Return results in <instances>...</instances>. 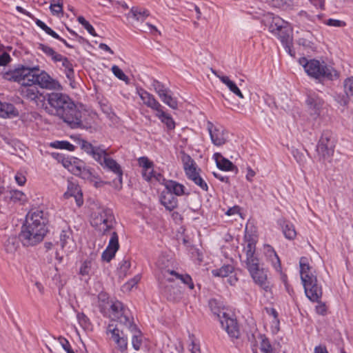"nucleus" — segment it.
Returning <instances> with one entry per match:
<instances>
[{
	"label": "nucleus",
	"mask_w": 353,
	"mask_h": 353,
	"mask_svg": "<svg viewBox=\"0 0 353 353\" xmlns=\"http://www.w3.org/2000/svg\"><path fill=\"white\" fill-rule=\"evenodd\" d=\"M48 213L42 210L32 209L26 215V223L22 226L19 239L10 236L4 243V250L8 254H14L21 241L25 246H32L41 242L48 232Z\"/></svg>",
	"instance_id": "nucleus-1"
},
{
	"label": "nucleus",
	"mask_w": 353,
	"mask_h": 353,
	"mask_svg": "<svg viewBox=\"0 0 353 353\" xmlns=\"http://www.w3.org/2000/svg\"><path fill=\"white\" fill-rule=\"evenodd\" d=\"M47 101L52 108V114L61 119L71 128H88L82 121V112L68 95L51 92L48 94Z\"/></svg>",
	"instance_id": "nucleus-2"
},
{
	"label": "nucleus",
	"mask_w": 353,
	"mask_h": 353,
	"mask_svg": "<svg viewBox=\"0 0 353 353\" xmlns=\"http://www.w3.org/2000/svg\"><path fill=\"white\" fill-rule=\"evenodd\" d=\"M299 265L301 279L306 296L311 301L319 303L316 306V311L319 314L325 315L327 308L325 305L320 301L323 294L322 287L319 283L316 276L313 274L308 259L304 256L301 257Z\"/></svg>",
	"instance_id": "nucleus-3"
},
{
	"label": "nucleus",
	"mask_w": 353,
	"mask_h": 353,
	"mask_svg": "<svg viewBox=\"0 0 353 353\" xmlns=\"http://www.w3.org/2000/svg\"><path fill=\"white\" fill-rule=\"evenodd\" d=\"M81 148L88 155L91 156L103 168L108 169L117 176V179L122 183L123 170L120 165L113 159L109 157L106 150L102 146H94L91 143L81 140Z\"/></svg>",
	"instance_id": "nucleus-4"
},
{
	"label": "nucleus",
	"mask_w": 353,
	"mask_h": 353,
	"mask_svg": "<svg viewBox=\"0 0 353 353\" xmlns=\"http://www.w3.org/2000/svg\"><path fill=\"white\" fill-rule=\"evenodd\" d=\"M100 312L103 316H108L112 321H117L120 326L127 329H134V319L130 316V311L123 304L117 300L101 301L99 305Z\"/></svg>",
	"instance_id": "nucleus-5"
},
{
	"label": "nucleus",
	"mask_w": 353,
	"mask_h": 353,
	"mask_svg": "<svg viewBox=\"0 0 353 353\" xmlns=\"http://www.w3.org/2000/svg\"><path fill=\"white\" fill-rule=\"evenodd\" d=\"M209 307L214 315H216L219 319L221 326L225 330L228 335L234 339H238L240 336V330L236 319L221 307V304L216 299H212L209 301Z\"/></svg>",
	"instance_id": "nucleus-6"
},
{
	"label": "nucleus",
	"mask_w": 353,
	"mask_h": 353,
	"mask_svg": "<svg viewBox=\"0 0 353 353\" xmlns=\"http://www.w3.org/2000/svg\"><path fill=\"white\" fill-rule=\"evenodd\" d=\"M305 63L303 64L304 69L308 75L316 79L333 80L336 77V71L331 66L327 65L324 61L320 62L316 59L307 61L303 58Z\"/></svg>",
	"instance_id": "nucleus-7"
},
{
	"label": "nucleus",
	"mask_w": 353,
	"mask_h": 353,
	"mask_svg": "<svg viewBox=\"0 0 353 353\" xmlns=\"http://www.w3.org/2000/svg\"><path fill=\"white\" fill-rule=\"evenodd\" d=\"M115 219L112 210L106 207H99L92 214L91 225L103 235H105L112 228Z\"/></svg>",
	"instance_id": "nucleus-8"
},
{
	"label": "nucleus",
	"mask_w": 353,
	"mask_h": 353,
	"mask_svg": "<svg viewBox=\"0 0 353 353\" xmlns=\"http://www.w3.org/2000/svg\"><path fill=\"white\" fill-rule=\"evenodd\" d=\"M28 79V85H38L42 88L59 90L61 88L59 83L51 78V77L44 70H41L39 67L31 68V72Z\"/></svg>",
	"instance_id": "nucleus-9"
},
{
	"label": "nucleus",
	"mask_w": 353,
	"mask_h": 353,
	"mask_svg": "<svg viewBox=\"0 0 353 353\" xmlns=\"http://www.w3.org/2000/svg\"><path fill=\"white\" fill-rule=\"evenodd\" d=\"M335 140L332 132L323 131L316 146L318 154L324 159L333 155Z\"/></svg>",
	"instance_id": "nucleus-10"
},
{
	"label": "nucleus",
	"mask_w": 353,
	"mask_h": 353,
	"mask_svg": "<svg viewBox=\"0 0 353 353\" xmlns=\"http://www.w3.org/2000/svg\"><path fill=\"white\" fill-rule=\"evenodd\" d=\"M161 293L168 301L177 302L182 298L181 287L172 279H167L160 283Z\"/></svg>",
	"instance_id": "nucleus-11"
},
{
	"label": "nucleus",
	"mask_w": 353,
	"mask_h": 353,
	"mask_svg": "<svg viewBox=\"0 0 353 353\" xmlns=\"http://www.w3.org/2000/svg\"><path fill=\"white\" fill-rule=\"evenodd\" d=\"M19 92L23 98L32 101L37 107L43 108L46 105V97L39 92L36 86L23 85Z\"/></svg>",
	"instance_id": "nucleus-12"
},
{
	"label": "nucleus",
	"mask_w": 353,
	"mask_h": 353,
	"mask_svg": "<svg viewBox=\"0 0 353 353\" xmlns=\"http://www.w3.org/2000/svg\"><path fill=\"white\" fill-rule=\"evenodd\" d=\"M246 265L254 282L265 291H268L270 288L267 281V274L263 268H260L259 261L246 264Z\"/></svg>",
	"instance_id": "nucleus-13"
},
{
	"label": "nucleus",
	"mask_w": 353,
	"mask_h": 353,
	"mask_svg": "<svg viewBox=\"0 0 353 353\" xmlns=\"http://www.w3.org/2000/svg\"><path fill=\"white\" fill-rule=\"evenodd\" d=\"M305 103L310 115L315 119L319 117L324 105L323 100L319 94L314 91L308 90Z\"/></svg>",
	"instance_id": "nucleus-14"
},
{
	"label": "nucleus",
	"mask_w": 353,
	"mask_h": 353,
	"mask_svg": "<svg viewBox=\"0 0 353 353\" xmlns=\"http://www.w3.org/2000/svg\"><path fill=\"white\" fill-rule=\"evenodd\" d=\"M31 68L21 65L3 74V78L10 81L18 82L21 85L27 84Z\"/></svg>",
	"instance_id": "nucleus-15"
},
{
	"label": "nucleus",
	"mask_w": 353,
	"mask_h": 353,
	"mask_svg": "<svg viewBox=\"0 0 353 353\" xmlns=\"http://www.w3.org/2000/svg\"><path fill=\"white\" fill-rule=\"evenodd\" d=\"M106 334H111V339L117 344L118 348L121 351H125L128 348V339L123 333V330L119 329L117 325L109 324L106 329Z\"/></svg>",
	"instance_id": "nucleus-16"
},
{
	"label": "nucleus",
	"mask_w": 353,
	"mask_h": 353,
	"mask_svg": "<svg viewBox=\"0 0 353 353\" xmlns=\"http://www.w3.org/2000/svg\"><path fill=\"white\" fill-rule=\"evenodd\" d=\"M208 130L214 145L221 146L225 144L228 141V132L223 128L215 127L212 122L208 121Z\"/></svg>",
	"instance_id": "nucleus-17"
},
{
	"label": "nucleus",
	"mask_w": 353,
	"mask_h": 353,
	"mask_svg": "<svg viewBox=\"0 0 353 353\" xmlns=\"http://www.w3.org/2000/svg\"><path fill=\"white\" fill-rule=\"evenodd\" d=\"M119 248V236L116 232L111 233V237L106 249L103 252L101 258L106 262H110L115 256Z\"/></svg>",
	"instance_id": "nucleus-18"
},
{
	"label": "nucleus",
	"mask_w": 353,
	"mask_h": 353,
	"mask_svg": "<svg viewBox=\"0 0 353 353\" xmlns=\"http://www.w3.org/2000/svg\"><path fill=\"white\" fill-rule=\"evenodd\" d=\"M244 239L247 243L244 247V251L246 254V264L257 261L259 259L255 254L256 242L255 238L252 234L245 232Z\"/></svg>",
	"instance_id": "nucleus-19"
},
{
	"label": "nucleus",
	"mask_w": 353,
	"mask_h": 353,
	"mask_svg": "<svg viewBox=\"0 0 353 353\" xmlns=\"http://www.w3.org/2000/svg\"><path fill=\"white\" fill-rule=\"evenodd\" d=\"M139 95L143 101V103L148 108L157 111V113L163 109V106L160 103L148 92L141 89L139 91Z\"/></svg>",
	"instance_id": "nucleus-20"
},
{
	"label": "nucleus",
	"mask_w": 353,
	"mask_h": 353,
	"mask_svg": "<svg viewBox=\"0 0 353 353\" xmlns=\"http://www.w3.org/2000/svg\"><path fill=\"white\" fill-rule=\"evenodd\" d=\"M214 159L216 166L223 171H234L238 172V168L230 160L223 157L221 153L216 152L214 154Z\"/></svg>",
	"instance_id": "nucleus-21"
},
{
	"label": "nucleus",
	"mask_w": 353,
	"mask_h": 353,
	"mask_svg": "<svg viewBox=\"0 0 353 353\" xmlns=\"http://www.w3.org/2000/svg\"><path fill=\"white\" fill-rule=\"evenodd\" d=\"M164 185L166 192H170L174 196H181L183 194L189 195L188 193L185 192V186L175 181L163 179Z\"/></svg>",
	"instance_id": "nucleus-22"
},
{
	"label": "nucleus",
	"mask_w": 353,
	"mask_h": 353,
	"mask_svg": "<svg viewBox=\"0 0 353 353\" xmlns=\"http://www.w3.org/2000/svg\"><path fill=\"white\" fill-rule=\"evenodd\" d=\"M74 244L72 230L69 227L63 229L60 234V245L61 248L66 249L67 252H70V248Z\"/></svg>",
	"instance_id": "nucleus-23"
},
{
	"label": "nucleus",
	"mask_w": 353,
	"mask_h": 353,
	"mask_svg": "<svg viewBox=\"0 0 353 353\" xmlns=\"http://www.w3.org/2000/svg\"><path fill=\"white\" fill-rule=\"evenodd\" d=\"M73 174L79 176L84 180L90 181H92L93 179L95 178L92 169L86 167L83 161L79 163V165L76 166V168L73 169Z\"/></svg>",
	"instance_id": "nucleus-24"
},
{
	"label": "nucleus",
	"mask_w": 353,
	"mask_h": 353,
	"mask_svg": "<svg viewBox=\"0 0 353 353\" xmlns=\"http://www.w3.org/2000/svg\"><path fill=\"white\" fill-rule=\"evenodd\" d=\"M160 202L166 210L172 211L177 207L178 200L174 195L170 192L163 191L160 196Z\"/></svg>",
	"instance_id": "nucleus-25"
},
{
	"label": "nucleus",
	"mask_w": 353,
	"mask_h": 353,
	"mask_svg": "<svg viewBox=\"0 0 353 353\" xmlns=\"http://www.w3.org/2000/svg\"><path fill=\"white\" fill-rule=\"evenodd\" d=\"M212 72L216 77H217L220 79V81L223 83L225 84L228 86V88L231 92H232L239 98L243 99L244 97L242 92H241L240 89L237 87L236 84L234 81H231L229 79L228 77L220 75L216 70H212Z\"/></svg>",
	"instance_id": "nucleus-26"
},
{
	"label": "nucleus",
	"mask_w": 353,
	"mask_h": 353,
	"mask_svg": "<svg viewBox=\"0 0 353 353\" xmlns=\"http://www.w3.org/2000/svg\"><path fill=\"white\" fill-rule=\"evenodd\" d=\"M18 115L19 112L13 104L0 101V117L13 118Z\"/></svg>",
	"instance_id": "nucleus-27"
},
{
	"label": "nucleus",
	"mask_w": 353,
	"mask_h": 353,
	"mask_svg": "<svg viewBox=\"0 0 353 353\" xmlns=\"http://www.w3.org/2000/svg\"><path fill=\"white\" fill-rule=\"evenodd\" d=\"M56 158L59 161H61L63 165L65 168H68L72 174L73 169L76 168V166L79 165V163H81V160L76 157H65L63 154L59 153L57 154Z\"/></svg>",
	"instance_id": "nucleus-28"
},
{
	"label": "nucleus",
	"mask_w": 353,
	"mask_h": 353,
	"mask_svg": "<svg viewBox=\"0 0 353 353\" xmlns=\"http://www.w3.org/2000/svg\"><path fill=\"white\" fill-rule=\"evenodd\" d=\"M278 222L282 228L283 233L285 238L290 240L294 239L296 236L294 225L285 219H279Z\"/></svg>",
	"instance_id": "nucleus-29"
},
{
	"label": "nucleus",
	"mask_w": 353,
	"mask_h": 353,
	"mask_svg": "<svg viewBox=\"0 0 353 353\" xmlns=\"http://www.w3.org/2000/svg\"><path fill=\"white\" fill-rule=\"evenodd\" d=\"M149 15L150 12L148 10L134 6L130 9L127 17L129 18L132 17L138 21H143Z\"/></svg>",
	"instance_id": "nucleus-30"
},
{
	"label": "nucleus",
	"mask_w": 353,
	"mask_h": 353,
	"mask_svg": "<svg viewBox=\"0 0 353 353\" xmlns=\"http://www.w3.org/2000/svg\"><path fill=\"white\" fill-rule=\"evenodd\" d=\"M279 37L282 44L291 56H294V52H292V50L291 49L292 46V37L288 32L283 31L282 28L279 29Z\"/></svg>",
	"instance_id": "nucleus-31"
},
{
	"label": "nucleus",
	"mask_w": 353,
	"mask_h": 353,
	"mask_svg": "<svg viewBox=\"0 0 353 353\" xmlns=\"http://www.w3.org/2000/svg\"><path fill=\"white\" fill-rule=\"evenodd\" d=\"M132 334V345L133 348L138 351L141 349L143 343V337L140 330H139L135 325L134 329H128Z\"/></svg>",
	"instance_id": "nucleus-32"
},
{
	"label": "nucleus",
	"mask_w": 353,
	"mask_h": 353,
	"mask_svg": "<svg viewBox=\"0 0 353 353\" xmlns=\"http://www.w3.org/2000/svg\"><path fill=\"white\" fill-rule=\"evenodd\" d=\"M156 116L163 123L169 130H174L175 128V123L173 119L168 114H166L163 109H161Z\"/></svg>",
	"instance_id": "nucleus-33"
},
{
	"label": "nucleus",
	"mask_w": 353,
	"mask_h": 353,
	"mask_svg": "<svg viewBox=\"0 0 353 353\" xmlns=\"http://www.w3.org/2000/svg\"><path fill=\"white\" fill-rule=\"evenodd\" d=\"M234 267L232 265H224L219 269L213 270L212 274L214 276L227 277L234 272Z\"/></svg>",
	"instance_id": "nucleus-34"
},
{
	"label": "nucleus",
	"mask_w": 353,
	"mask_h": 353,
	"mask_svg": "<svg viewBox=\"0 0 353 353\" xmlns=\"http://www.w3.org/2000/svg\"><path fill=\"white\" fill-rule=\"evenodd\" d=\"M260 350L263 353H274L276 350L272 346L269 339L265 336L260 334Z\"/></svg>",
	"instance_id": "nucleus-35"
},
{
	"label": "nucleus",
	"mask_w": 353,
	"mask_h": 353,
	"mask_svg": "<svg viewBox=\"0 0 353 353\" xmlns=\"http://www.w3.org/2000/svg\"><path fill=\"white\" fill-rule=\"evenodd\" d=\"M37 49L41 50L46 56L51 57L54 62L57 59V57L60 54L56 52L52 48L43 43H38Z\"/></svg>",
	"instance_id": "nucleus-36"
},
{
	"label": "nucleus",
	"mask_w": 353,
	"mask_h": 353,
	"mask_svg": "<svg viewBox=\"0 0 353 353\" xmlns=\"http://www.w3.org/2000/svg\"><path fill=\"white\" fill-rule=\"evenodd\" d=\"M57 59L54 62L60 61L62 63V66L64 67L67 70L66 75L68 78L70 77V75L74 73L72 64L70 63L69 59L62 56L61 54H59L58 57H57Z\"/></svg>",
	"instance_id": "nucleus-37"
},
{
	"label": "nucleus",
	"mask_w": 353,
	"mask_h": 353,
	"mask_svg": "<svg viewBox=\"0 0 353 353\" xmlns=\"http://www.w3.org/2000/svg\"><path fill=\"white\" fill-rule=\"evenodd\" d=\"M168 272L171 275H174L177 279H180L182 283L188 285L189 288L192 290L194 289V283L192 282V279L191 276L188 274H179L174 270H168Z\"/></svg>",
	"instance_id": "nucleus-38"
},
{
	"label": "nucleus",
	"mask_w": 353,
	"mask_h": 353,
	"mask_svg": "<svg viewBox=\"0 0 353 353\" xmlns=\"http://www.w3.org/2000/svg\"><path fill=\"white\" fill-rule=\"evenodd\" d=\"M310 35L311 34L308 32L305 37L299 38L297 41V43L299 46H303L305 49L311 50L313 51L315 49V46L313 41L310 40L308 38Z\"/></svg>",
	"instance_id": "nucleus-39"
},
{
	"label": "nucleus",
	"mask_w": 353,
	"mask_h": 353,
	"mask_svg": "<svg viewBox=\"0 0 353 353\" xmlns=\"http://www.w3.org/2000/svg\"><path fill=\"white\" fill-rule=\"evenodd\" d=\"M130 261L128 259H123L119 263V277H124L126 276L127 272L128 270L130 268Z\"/></svg>",
	"instance_id": "nucleus-40"
},
{
	"label": "nucleus",
	"mask_w": 353,
	"mask_h": 353,
	"mask_svg": "<svg viewBox=\"0 0 353 353\" xmlns=\"http://www.w3.org/2000/svg\"><path fill=\"white\" fill-rule=\"evenodd\" d=\"M268 252H270V256L271 257L272 263L276 270H280L281 269V262L280 259L276 254V252L272 249V248L270 245H268Z\"/></svg>",
	"instance_id": "nucleus-41"
},
{
	"label": "nucleus",
	"mask_w": 353,
	"mask_h": 353,
	"mask_svg": "<svg viewBox=\"0 0 353 353\" xmlns=\"http://www.w3.org/2000/svg\"><path fill=\"white\" fill-rule=\"evenodd\" d=\"M161 100L168 105L170 108L176 110L178 108V102L176 98L172 97L171 93H168L165 97L161 99Z\"/></svg>",
	"instance_id": "nucleus-42"
},
{
	"label": "nucleus",
	"mask_w": 353,
	"mask_h": 353,
	"mask_svg": "<svg viewBox=\"0 0 353 353\" xmlns=\"http://www.w3.org/2000/svg\"><path fill=\"white\" fill-rule=\"evenodd\" d=\"M52 146L56 148L65 149L68 151L74 150L75 146L67 141H55L52 143Z\"/></svg>",
	"instance_id": "nucleus-43"
},
{
	"label": "nucleus",
	"mask_w": 353,
	"mask_h": 353,
	"mask_svg": "<svg viewBox=\"0 0 353 353\" xmlns=\"http://www.w3.org/2000/svg\"><path fill=\"white\" fill-rule=\"evenodd\" d=\"M77 318L79 323L84 329H89L90 326V322L88 316L83 312L77 313Z\"/></svg>",
	"instance_id": "nucleus-44"
},
{
	"label": "nucleus",
	"mask_w": 353,
	"mask_h": 353,
	"mask_svg": "<svg viewBox=\"0 0 353 353\" xmlns=\"http://www.w3.org/2000/svg\"><path fill=\"white\" fill-rule=\"evenodd\" d=\"M181 160L183 164L184 170H186V168H190L195 166L194 161L189 154L185 152L181 153Z\"/></svg>",
	"instance_id": "nucleus-45"
},
{
	"label": "nucleus",
	"mask_w": 353,
	"mask_h": 353,
	"mask_svg": "<svg viewBox=\"0 0 353 353\" xmlns=\"http://www.w3.org/2000/svg\"><path fill=\"white\" fill-rule=\"evenodd\" d=\"M344 88L347 97L353 99V77H349L345 80Z\"/></svg>",
	"instance_id": "nucleus-46"
},
{
	"label": "nucleus",
	"mask_w": 353,
	"mask_h": 353,
	"mask_svg": "<svg viewBox=\"0 0 353 353\" xmlns=\"http://www.w3.org/2000/svg\"><path fill=\"white\" fill-rule=\"evenodd\" d=\"M77 21L87 30V31L91 35L94 37L97 36V33L93 26L88 21H87L83 17L79 16L77 19Z\"/></svg>",
	"instance_id": "nucleus-47"
},
{
	"label": "nucleus",
	"mask_w": 353,
	"mask_h": 353,
	"mask_svg": "<svg viewBox=\"0 0 353 353\" xmlns=\"http://www.w3.org/2000/svg\"><path fill=\"white\" fill-rule=\"evenodd\" d=\"M10 199L14 201H25L26 196L21 191L14 190L10 192Z\"/></svg>",
	"instance_id": "nucleus-48"
},
{
	"label": "nucleus",
	"mask_w": 353,
	"mask_h": 353,
	"mask_svg": "<svg viewBox=\"0 0 353 353\" xmlns=\"http://www.w3.org/2000/svg\"><path fill=\"white\" fill-rule=\"evenodd\" d=\"M292 155L297 163H299L300 165L303 164L306 161L305 153L302 152L298 149H294L292 150Z\"/></svg>",
	"instance_id": "nucleus-49"
},
{
	"label": "nucleus",
	"mask_w": 353,
	"mask_h": 353,
	"mask_svg": "<svg viewBox=\"0 0 353 353\" xmlns=\"http://www.w3.org/2000/svg\"><path fill=\"white\" fill-rule=\"evenodd\" d=\"M112 72L113 74L120 80L128 81V77L124 74V72L116 65L112 67Z\"/></svg>",
	"instance_id": "nucleus-50"
},
{
	"label": "nucleus",
	"mask_w": 353,
	"mask_h": 353,
	"mask_svg": "<svg viewBox=\"0 0 353 353\" xmlns=\"http://www.w3.org/2000/svg\"><path fill=\"white\" fill-rule=\"evenodd\" d=\"M58 341L59 342V343L61 344V345L62 346V347L63 348V350L67 352V353H75L71 348V346H70V344L69 343V341L64 337L60 336L59 338H58Z\"/></svg>",
	"instance_id": "nucleus-51"
},
{
	"label": "nucleus",
	"mask_w": 353,
	"mask_h": 353,
	"mask_svg": "<svg viewBox=\"0 0 353 353\" xmlns=\"http://www.w3.org/2000/svg\"><path fill=\"white\" fill-rule=\"evenodd\" d=\"M91 261H85L80 268V274H81L82 276L88 275L91 269Z\"/></svg>",
	"instance_id": "nucleus-52"
},
{
	"label": "nucleus",
	"mask_w": 353,
	"mask_h": 353,
	"mask_svg": "<svg viewBox=\"0 0 353 353\" xmlns=\"http://www.w3.org/2000/svg\"><path fill=\"white\" fill-rule=\"evenodd\" d=\"M185 172L188 178L192 181H194V177H199L200 176L199 172L196 171L195 166L190 168H186Z\"/></svg>",
	"instance_id": "nucleus-53"
},
{
	"label": "nucleus",
	"mask_w": 353,
	"mask_h": 353,
	"mask_svg": "<svg viewBox=\"0 0 353 353\" xmlns=\"http://www.w3.org/2000/svg\"><path fill=\"white\" fill-rule=\"evenodd\" d=\"M81 195V194L79 196L74 195V193L70 190L64 193V197L66 199L69 198L70 196H74L77 205L78 206H81L83 204V199Z\"/></svg>",
	"instance_id": "nucleus-54"
},
{
	"label": "nucleus",
	"mask_w": 353,
	"mask_h": 353,
	"mask_svg": "<svg viewBox=\"0 0 353 353\" xmlns=\"http://www.w3.org/2000/svg\"><path fill=\"white\" fill-rule=\"evenodd\" d=\"M193 182L197 185L199 187H200L201 189H202L204 191H208V186L206 183V182L199 176V177H194Z\"/></svg>",
	"instance_id": "nucleus-55"
},
{
	"label": "nucleus",
	"mask_w": 353,
	"mask_h": 353,
	"mask_svg": "<svg viewBox=\"0 0 353 353\" xmlns=\"http://www.w3.org/2000/svg\"><path fill=\"white\" fill-rule=\"evenodd\" d=\"M139 163L143 167V170H150L152 168L153 163L150 161L147 157H141Z\"/></svg>",
	"instance_id": "nucleus-56"
},
{
	"label": "nucleus",
	"mask_w": 353,
	"mask_h": 353,
	"mask_svg": "<svg viewBox=\"0 0 353 353\" xmlns=\"http://www.w3.org/2000/svg\"><path fill=\"white\" fill-rule=\"evenodd\" d=\"M325 23L330 26H334V27H343L345 26V23L343 21L338 20V19H327Z\"/></svg>",
	"instance_id": "nucleus-57"
},
{
	"label": "nucleus",
	"mask_w": 353,
	"mask_h": 353,
	"mask_svg": "<svg viewBox=\"0 0 353 353\" xmlns=\"http://www.w3.org/2000/svg\"><path fill=\"white\" fill-rule=\"evenodd\" d=\"M141 279L140 275H136L133 279L130 280L128 283L124 285V288L128 290H131L134 285H136Z\"/></svg>",
	"instance_id": "nucleus-58"
},
{
	"label": "nucleus",
	"mask_w": 353,
	"mask_h": 353,
	"mask_svg": "<svg viewBox=\"0 0 353 353\" xmlns=\"http://www.w3.org/2000/svg\"><path fill=\"white\" fill-rule=\"evenodd\" d=\"M11 61L10 56L7 52H3L0 55V66L7 65Z\"/></svg>",
	"instance_id": "nucleus-59"
},
{
	"label": "nucleus",
	"mask_w": 353,
	"mask_h": 353,
	"mask_svg": "<svg viewBox=\"0 0 353 353\" xmlns=\"http://www.w3.org/2000/svg\"><path fill=\"white\" fill-rule=\"evenodd\" d=\"M50 8L53 14H59L63 11V6L62 3H51Z\"/></svg>",
	"instance_id": "nucleus-60"
},
{
	"label": "nucleus",
	"mask_w": 353,
	"mask_h": 353,
	"mask_svg": "<svg viewBox=\"0 0 353 353\" xmlns=\"http://www.w3.org/2000/svg\"><path fill=\"white\" fill-rule=\"evenodd\" d=\"M191 340V347L190 350L192 353H201L199 346L195 343L194 340V336H190Z\"/></svg>",
	"instance_id": "nucleus-61"
},
{
	"label": "nucleus",
	"mask_w": 353,
	"mask_h": 353,
	"mask_svg": "<svg viewBox=\"0 0 353 353\" xmlns=\"http://www.w3.org/2000/svg\"><path fill=\"white\" fill-rule=\"evenodd\" d=\"M152 85L157 93L165 88V86L161 82L156 79L153 80Z\"/></svg>",
	"instance_id": "nucleus-62"
},
{
	"label": "nucleus",
	"mask_w": 353,
	"mask_h": 353,
	"mask_svg": "<svg viewBox=\"0 0 353 353\" xmlns=\"http://www.w3.org/2000/svg\"><path fill=\"white\" fill-rule=\"evenodd\" d=\"M14 178L18 185H23L26 183V178L23 174L17 173Z\"/></svg>",
	"instance_id": "nucleus-63"
},
{
	"label": "nucleus",
	"mask_w": 353,
	"mask_h": 353,
	"mask_svg": "<svg viewBox=\"0 0 353 353\" xmlns=\"http://www.w3.org/2000/svg\"><path fill=\"white\" fill-rule=\"evenodd\" d=\"M153 174H154V170L152 169L143 170V171H142L143 177L146 181H150L152 179Z\"/></svg>",
	"instance_id": "nucleus-64"
}]
</instances>
